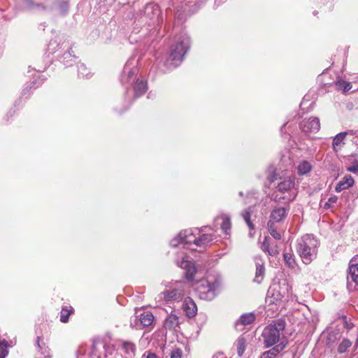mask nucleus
Here are the masks:
<instances>
[{
    "instance_id": "obj_34",
    "label": "nucleus",
    "mask_w": 358,
    "mask_h": 358,
    "mask_svg": "<svg viewBox=\"0 0 358 358\" xmlns=\"http://www.w3.org/2000/svg\"><path fill=\"white\" fill-rule=\"evenodd\" d=\"M164 297L166 301H169L176 298L178 294V290L174 289L171 291H165L163 292Z\"/></svg>"
},
{
    "instance_id": "obj_25",
    "label": "nucleus",
    "mask_w": 358,
    "mask_h": 358,
    "mask_svg": "<svg viewBox=\"0 0 358 358\" xmlns=\"http://www.w3.org/2000/svg\"><path fill=\"white\" fill-rule=\"evenodd\" d=\"M311 165L309 162L303 161L301 162L297 167L298 173L301 176L305 175L311 171Z\"/></svg>"
},
{
    "instance_id": "obj_15",
    "label": "nucleus",
    "mask_w": 358,
    "mask_h": 358,
    "mask_svg": "<svg viewBox=\"0 0 358 358\" xmlns=\"http://www.w3.org/2000/svg\"><path fill=\"white\" fill-rule=\"evenodd\" d=\"M213 240V235L210 234H203L199 237H196L195 245L197 247H205L212 243Z\"/></svg>"
},
{
    "instance_id": "obj_1",
    "label": "nucleus",
    "mask_w": 358,
    "mask_h": 358,
    "mask_svg": "<svg viewBox=\"0 0 358 358\" xmlns=\"http://www.w3.org/2000/svg\"><path fill=\"white\" fill-rule=\"evenodd\" d=\"M318 245V241L310 234H306L297 241L296 252L304 264H309L316 258Z\"/></svg>"
},
{
    "instance_id": "obj_20",
    "label": "nucleus",
    "mask_w": 358,
    "mask_h": 358,
    "mask_svg": "<svg viewBox=\"0 0 358 358\" xmlns=\"http://www.w3.org/2000/svg\"><path fill=\"white\" fill-rule=\"evenodd\" d=\"M348 134V131L341 132L334 138L332 145L334 150H337L338 148H340L344 144L343 141Z\"/></svg>"
},
{
    "instance_id": "obj_26",
    "label": "nucleus",
    "mask_w": 358,
    "mask_h": 358,
    "mask_svg": "<svg viewBox=\"0 0 358 358\" xmlns=\"http://www.w3.org/2000/svg\"><path fill=\"white\" fill-rule=\"evenodd\" d=\"M252 213V207L248 208L243 213V217L250 230H252L255 229L254 224H252V222L250 220V216H251Z\"/></svg>"
},
{
    "instance_id": "obj_38",
    "label": "nucleus",
    "mask_w": 358,
    "mask_h": 358,
    "mask_svg": "<svg viewBox=\"0 0 358 358\" xmlns=\"http://www.w3.org/2000/svg\"><path fill=\"white\" fill-rule=\"evenodd\" d=\"M337 201V198L336 196L330 197L328 200V201L324 204V208L327 209L331 207V205L332 203H336Z\"/></svg>"
},
{
    "instance_id": "obj_32",
    "label": "nucleus",
    "mask_w": 358,
    "mask_h": 358,
    "mask_svg": "<svg viewBox=\"0 0 358 358\" xmlns=\"http://www.w3.org/2000/svg\"><path fill=\"white\" fill-rule=\"evenodd\" d=\"M337 88L342 90L344 92H348L352 88V85L349 82L339 80L336 83Z\"/></svg>"
},
{
    "instance_id": "obj_36",
    "label": "nucleus",
    "mask_w": 358,
    "mask_h": 358,
    "mask_svg": "<svg viewBox=\"0 0 358 358\" xmlns=\"http://www.w3.org/2000/svg\"><path fill=\"white\" fill-rule=\"evenodd\" d=\"M261 249L264 252L268 253L269 255L270 251V238L267 236L264 238V240L261 245Z\"/></svg>"
},
{
    "instance_id": "obj_41",
    "label": "nucleus",
    "mask_w": 358,
    "mask_h": 358,
    "mask_svg": "<svg viewBox=\"0 0 358 358\" xmlns=\"http://www.w3.org/2000/svg\"><path fill=\"white\" fill-rule=\"evenodd\" d=\"M146 358H158L157 355L152 352H148Z\"/></svg>"
},
{
    "instance_id": "obj_8",
    "label": "nucleus",
    "mask_w": 358,
    "mask_h": 358,
    "mask_svg": "<svg viewBox=\"0 0 358 358\" xmlns=\"http://www.w3.org/2000/svg\"><path fill=\"white\" fill-rule=\"evenodd\" d=\"M182 309L187 317H193L197 313V306L190 297H186L182 303Z\"/></svg>"
},
{
    "instance_id": "obj_30",
    "label": "nucleus",
    "mask_w": 358,
    "mask_h": 358,
    "mask_svg": "<svg viewBox=\"0 0 358 358\" xmlns=\"http://www.w3.org/2000/svg\"><path fill=\"white\" fill-rule=\"evenodd\" d=\"M283 258L285 264L289 266V268H294L296 262L294 257V255L290 252H285L283 255Z\"/></svg>"
},
{
    "instance_id": "obj_3",
    "label": "nucleus",
    "mask_w": 358,
    "mask_h": 358,
    "mask_svg": "<svg viewBox=\"0 0 358 358\" xmlns=\"http://www.w3.org/2000/svg\"><path fill=\"white\" fill-rule=\"evenodd\" d=\"M285 322L278 320L273 324L264 328L262 336L265 348H270L276 344L280 340V334L285 330Z\"/></svg>"
},
{
    "instance_id": "obj_24",
    "label": "nucleus",
    "mask_w": 358,
    "mask_h": 358,
    "mask_svg": "<svg viewBox=\"0 0 358 358\" xmlns=\"http://www.w3.org/2000/svg\"><path fill=\"white\" fill-rule=\"evenodd\" d=\"M74 310L72 307L69 308L66 306L63 307L60 313V321L63 323L69 322V316L73 313Z\"/></svg>"
},
{
    "instance_id": "obj_44",
    "label": "nucleus",
    "mask_w": 358,
    "mask_h": 358,
    "mask_svg": "<svg viewBox=\"0 0 358 358\" xmlns=\"http://www.w3.org/2000/svg\"><path fill=\"white\" fill-rule=\"evenodd\" d=\"M239 195L242 196L243 195V192H239Z\"/></svg>"
},
{
    "instance_id": "obj_39",
    "label": "nucleus",
    "mask_w": 358,
    "mask_h": 358,
    "mask_svg": "<svg viewBox=\"0 0 358 358\" xmlns=\"http://www.w3.org/2000/svg\"><path fill=\"white\" fill-rule=\"evenodd\" d=\"M179 235L176 236L173 239H172L170 242V245L173 248H176L179 245Z\"/></svg>"
},
{
    "instance_id": "obj_19",
    "label": "nucleus",
    "mask_w": 358,
    "mask_h": 358,
    "mask_svg": "<svg viewBox=\"0 0 358 358\" xmlns=\"http://www.w3.org/2000/svg\"><path fill=\"white\" fill-rule=\"evenodd\" d=\"M255 320V315L250 313H246L243 314L241 316L238 321L236 322V327H237L238 324L242 325H248L252 324Z\"/></svg>"
},
{
    "instance_id": "obj_43",
    "label": "nucleus",
    "mask_w": 358,
    "mask_h": 358,
    "mask_svg": "<svg viewBox=\"0 0 358 358\" xmlns=\"http://www.w3.org/2000/svg\"><path fill=\"white\" fill-rule=\"evenodd\" d=\"M350 171L355 172L356 171L355 168H351L350 169Z\"/></svg>"
},
{
    "instance_id": "obj_16",
    "label": "nucleus",
    "mask_w": 358,
    "mask_h": 358,
    "mask_svg": "<svg viewBox=\"0 0 358 358\" xmlns=\"http://www.w3.org/2000/svg\"><path fill=\"white\" fill-rule=\"evenodd\" d=\"M36 344L38 348V352L42 355L41 358H50L51 355L50 353L49 348L45 345L44 342L41 341V336H37Z\"/></svg>"
},
{
    "instance_id": "obj_40",
    "label": "nucleus",
    "mask_w": 358,
    "mask_h": 358,
    "mask_svg": "<svg viewBox=\"0 0 358 358\" xmlns=\"http://www.w3.org/2000/svg\"><path fill=\"white\" fill-rule=\"evenodd\" d=\"M177 53L176 52H172L171 54H170V56H169V60H171V61H174L176 59V57H177Z\"/></svg>"
},
{
    "instance_id": "obj_35",
    "label": "nucleus",
    "mask_w": 358,
    "mask_h": 358,
    "mask_svg": "<svg viewBox=\"0 0 358 358\" xmlns=\"http://www.w3.org/2000/svg\"><path fill=\"white\" fill-rule=\"evenodd\" d=\"M8 342L6 340L0 341V358H5L8 355Z\"/></svg>"
},
{
    "instance_id": "obj_14",
    "label": "nucleus",
    "mask_w": 358,
    "mask_h": 358,
    "mask_svg": "<svg viewBox=\"0 0 358 358\" xmlns=\"http://www.w3.org/2000/svg\"><path fill=\"white\" fill-rule=\"evenodd\" d=\"M354 179L350 175L345 176L341 181L337 183L335 187V190L337 192H340L352 187L354 184Z\"/></svg>"
},
{
    "instance_id": "obj_23",
    "label": "nucleus",
    "mask_w": 358,
    "mask_h": 358,
    "mask_svg": "<svg viewBox=\"0 0 358 358\" xmlns=\"http://www.w3.org/2000/svg\"><path fill=\"white\" fill-rule=\"evenodd\" d=\"M235 345L236 346L238 355L241 357L245 350L246 339L242 336H239L236 340Z\"/></svg>"
},
{
    "instance_id": "obj_33",
    "label": "nucleus",
    "mask_w": 358,
    "mask_h": 358,
    "mask_svg": "<svg viewBox=\"0 0 358 358\" xmlns=\"http://www.w3.org/2000/svg\"><path fill=\"white\" fill-rule=\"evenodd\" d=\"M122 348L125 352L129 355H134L135 351V345L130 342H124L122 343Z\"/></svg>"
},
{
    "instance_id": "obj_42",
    "label": "nucleus",
    "mask_w": 358,
    "mask_h": 358,
    "mask_svg": "<svg viewBox=\"0 0 358 358\" xmlns=\"http://www.w3.org/2000/svg\"><path fill=\"white\" fill-rule=\"evenodd\" d=\"M155 8H157V6L152 4H148L146 6V9L155 10Z\"/></svg>"
},
{
    "instance_id": "obj_22",
    "label": "nucleus",
    "mask_w": 358,
    "mask_h": 358,
    "mask_svg": "<svg viewBox=\"0 0 358 358\" xmlns=\"http://www.w3.org/2000/svg\"><path fill=\"white\" fill-rule=\"evenodd\" d=\"M190 48V38L186 35L180 36V50H184L182 55H180V61L182 59V57L187 53Z\"/></svg>"
},
{
    "instance_id": "obj_4",
    "label": "nucleus",
    "mask_w": 358,
    "mask_h": 358,
    "mask_svg": "<svg viewBox=\"0 0 358 358\" xmlns=\"http://www.w3.org/2000/svg\"><path fill=\"white\" fill-rule=\"evenodd\" d=\"M196 290L201 299L210 301L213 299L216 294L217 289L220 287V282L214 279L213 281L208 279H202L197 282Z\"/></svg>"
},
{
    "instance_id": "obj_17",
    "label": "nucleus",
    "mask_w": 358,
    "mask_h": 358,
    "mask_svg": "<svg viewBox=\"0 0 358 358\" xmlns=\"http://www.w3.org/2000/svg\"><path fill=\"white\" fill-rule=\"evenodd\" d=\"M294 187V182L291 178H287L280 182L278 186V191L284 194L290 191Z\"/></svg>"
},
{
    "instance_id": "obj_31",
    "label": "nucleus",
    "mask_w": 358,
    "mask_h": 358,
    "mask_svg": "<svg viewBox=\"0 0 358 358\" xmlns=\"http://www.w3.org/2000/svg\"><path fill=\"white\" fill-rule=\"evenodd\" d=\"M169 347L170 346L168 345L166 348V358H168V357L170 358H179V348H173L172 347L170 348Z\"/></svg>"
},
{
    "instance_id": "obj_37",
    "label": "nucleus",
    "mask_w": 358,
    "mask_h": 358,
    "mask_svg": "<svg viewBox=\"0 0 358 358\" xmlns=\"http://www.w3.org/2000/svg\"><path fill=\"white\" fill-rule=\"evenodd\" d=\"M279 254L278 245L276 243L270 241L269 255L275 256Z\"/></svg>"
},
{
    "instance_id": "obj_11",
    "label": "nucleus",
    "mask_w": 358,
    "mask_h": 358,
    "mask_svg": "<svg viewBox=\"0 0 358 358\" xmlns=\"http://www.w3.org/2000/svg\"><path fill=\"white\" fill-rule=\"evenodd\" d=\"M196 236L193 233L192 229H185L180 231V244L194 245Z\"/></svg>"
},
{
    "instance_id": "obj_7",
    "label": "nucleus",
    "mask_w": 358,
    "mask_h": 358,
    "mask_svg": "<svg viewBox=\"0 0 358 358\" xmlns=\"http://www.w3.org/2000/svg\"><path fill=\"white\" fill-rule=\"evenodd\" d=\"M301 127L305 132H317L320 128V120L317 117L304 120L301 123Z\"/></svg>"
},
{
    "instance_id": "obj_27",
    "label": "nucleus",
    "mask_w": 358,
    "mask_h": 358,
    "mask_svg": "<svg viewBox=\"0 0 358 358\" xmlns=\"http://www.w3.org/2000/svg\"><path fill=\"white\" fill-rule=\"evenodd\" d=\"M268 229L270 234L275 239V240H280L281 238V234L280 232H278L275 227L273 222L271 220H269L268 222Z\"/></svg>"
},
{
    "instance_id": "obj_5",
    "label": "nucleus",
    "mask_w": 358,
    "mask_h": 358,
    "mask_svg": "<svg viewBox=\"0 0 358 358\" xmlns=\"http://www.w3.org/2000/svg\"><path fill=\"white\" fill-rule=\"evenodd\" d=\"M358 287V255L354 257L350 262L347 275V288L352 292Z\"/></svg>"
},
{
    "instance_id": "obj_28",
    "label": "nucleus",
    "mask_w": 358,
    "mask_h": 358,
    "mask_svg": "<svg viewBox=\"0 0 358 358\" xmlns=\"http://www.w3.org/2000/svg\"><path fill=\"white\" fill-rule=\"evenodd\" d=\"M352 342L348 338H343L338 347V352L340 354L344 353L347 350L352 346Z\"/></svg>"
},
{
    "instance_id": "obj_2",
    "label": "nucleus",
    "mask_w": 358,
    "mask_h": 358,
    "mask_svg": "<svg viewBox=\"0 0 358 358\" xmlns=\"http://www.w3.org/2000/svg\"><path fill=\"white\" fill-rule=\"evenodd\" d=\"M267 299L271 303L288 301L293 299L292 287L286 281L283 280L278 285L271 287L267 292Z\"/></svg>"
},
{
    "instance_id": "obj_9",
    "label": "nucleus",
    "mask_w": 358,
    "mask_h": 358,
    "mask_svg": "<svg viewBox=\"0 0 358 358\" xmlns=\"http://www.w3.org/2000/svg\"><path fill=\"white\" fill-rule=\"evenodd\" d=\"M256 271L254 281L258 284L261 283L265 275V267L264 261L259 257L255 258Z\"/></svg>"
},
{
    "instance_id": "obj_10",
    "label": "nucleus",
    "mask_w": 358,
    "mask_h": 358,
    "mask_svg": "<svg viewBox=\"0 0 358 358\" xmlns=\"http://www.w3.org/2000/svg\"><path fill=\"white\" fill-rule=\"evenodd\" d=\"M287 345V342H281L271 349L263 352L259 358H275Z\"/></svg>"
},
{
    "instance_id": "obj_13",
    "label": "nucleus",
    "mask_w": 358,
    "mask_h": 358,
    "mask_svg": "<svg viewBox=\"0 0 358 358\" xmlns=\"http://www.w3.org/2000/svg\"><path fill=\"white\" fill-rule=\"evenodd\" d=\"M179 326V318L176 313H171L164 322L166 329L177 332L176 327Z\"/></svg>"
},
{
    "instance_id": "obj_29",
    "label": "nucleus",
    "mask_w": 358,
    "mask_h": 358,
    "mask_svg": "<svg viewBox=\"0 0 358 358\" xmlns=\"http://www.w3.org/2000/svg\"><path fill=\"white\" fill-rule=\"evenodd\" d=\"M220 218L222 220L221 228L222 231L226 234H229L231 229V222L229 217L222 216Z\"/></svg>"
},
{
    "instance_id": "obj_21",
    "label": "nucleus",
    "mask_w": 358,
    "mask_h": 358,
    "mask_svg": "<svg viewBox=\"0 0 358 358\" xmlns=\"http://www.w3.org/2000/svg\"><path fill=\"white\" fill-rule=\"evenodd\" d=\"M153 319V315L150 312L147 311L140 315L139 320L141 325L145 327L150 326L152 323Z\"/></svg>"
},
{
    "instance_id": "obj_45",
    "label": "nucleus",
    "mask_w": 358,
    "mask_h": 358,
    "mask_svg": "<svg viewBox=\"0 0 358 358\" xmlns=\"http://www.w3.org/2000/svg\"><path fill=\"white\" fill-rule=\"evenodd\" d=\"M214 358V357H213Z\"/></svg>"
},
{
    "instance_id": "obj_6",
    "label": "nucleus",
    "mask_w": 358,
    "mask_h": 358,
    "mask_svg": "<svg viewBox=\"0 0 358 358\" xmlns=\"http://www.w3.org/2000/svg\"><path fill=\"white\" fill-rule=\"evenodd\" d=\"M180 268L184 270V277L188 282H192L194 279V275L196 273L195 264L192 261L182 260L180 262Z\"/></svg>"
},
{
    "instance_id": "obj_12",
    "label": "nucleus",
    "mask_w": 358,
    "mask_h": 358,
    "mask_svg": "<svg viewBox=\"0 0 358 358\" xmlns=\"http://www.w3.org/2000/svg\"><path fill=\"white\" fill-rule=\"evenodd\" d=\"M287 210L284 207L275 208L270 215V218L272 222H279L282 221L287 215Z\"/></svg>"
},
{
    "instance_id": "obj_18",
    "label": "nucleus",
    "mask_w": 358,
    "mask_h": 358,
    "mask_svg": "<svg viewBox=\"0 0 358 358\" xmlns=\"http://www.w3.org/2000/svg\"><path fill=\"white\" fill-rule=\"evenodd\" d=\"M148 90L147 83L143 80L137 81L134 86L135 96L139 97L144 94Z\"/></svg>"
}]
</instances>
